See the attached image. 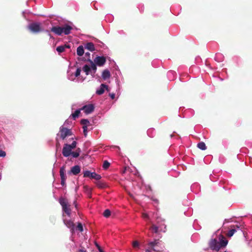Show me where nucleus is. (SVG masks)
<instances>
[{
  "label": "nucleus",
  "instance_id": "1",
  "mask_svg": "<svg viewBox=\"0 0 252 252\" xmlns=\"http://www.w3.org/2000/svg\"><path fill=\"white\" fill-rule=\"evenodd\" d=\"M73 28L67 24H64L62 27L54 26L51 29V31L58 35H61L63 33L68 35L71 32Z\"/></svg>",
  "mask_w": 252,
  "mask_h": 252
},
{
  "label": "nucleus",
  "instance_id": "2",
  "mask_svg": "<svg viewBox=\"0 0 252 252\" xmlns=\"http://www.w3.org/2000/svg\"><path fill=\"white\" fill-rule=\"evenodd\" d=\"M59 202L62 207L63 211L68 216L71 215L70 205L69 204L67 199L61 197L59 199Z\"/></svg>",
  "mask_w": 252,
  "mask_h": 252
},
{
  "label": "nucleus",
  "instance_id": "3",
  "mask_svg": "<svg viewBox=\"0 0 252 252\" xmlns=\"http://www.w3.org/2000/svg\"><path fill=\"white\" fill-rule=\"evenodd\" d=\"M211 250L215 251H219L220 250L219 242L216 239H211L208 243Z\"/></svg>",
  "mask_w": 252,
  "mask_h": 252
},
{
  "label": "nucleus",
  "instance_id": "4",
  "mask_svg": "<svg viewBox=\"0 0 252 252\" xmlns=\"http://www.w3.org/2000/svg\"><path fill=\"white\" fill-rule=\"evenodd\" d=\"M84 177H89L91 179H94L96 180H99L101 178V176L96 174L95 172H91L89 170H86L83 172Z\"/></svg>",
  "mask_w": 252,
  "mask_h": 252
},
{
  "label": "nucleus",
  "instance_id": "5",
  "mask_svg": "<svg viewBox=\"0 0 252 252\" xmlns=\"http://www.w3.org/2000/svg\"><path fill=\"white\" fill-rule=\"evenodd\" d=\"M29 29L32 32L37 33L42 31L40 23H32L29 25Z\"/></svg>",
  "mask_w": 252,
  "mask_h": 252
},
{
  "label": "nucleus",
  "instance_id": "6",
  "mask_svg": "<svg viewBox=\"0 0 252 252\" xmlns=\"http://www.w3.org/2000/svg\"><path fill=\"white\" fill-rule=\"evenodd\" d=\"M160 220L161 221H164V220H161L160 218H157V223L158 225H155L154 224H152V226L150 228V229L153 233H158V232L159 229L161 230L162 229V224L159 223Z\"/></svg>",
  "mask_w": 252,
  "mask_h": 252
},
{
  "label": "nucleus",
  "instance_id": "7",
  "mask_svg": "<svg viewBox=\"0 0 252 252\" xmlns=\"http://www.w3.org/2000/svg\"><path fill=\"white\" fill-rule=\"evenodd\" d=\"M60 137L63 139H64L66 137L72 135V132L70 129L63 126L60 127Z\"/></svg>",
  "mask_w": 252,
  "mask_h": 252
},
{
  "label": "nucleus",
  "instance_id": "8",
  "mask_svg": "<svg viewBox=\"0 0 252 252\" xmlns=\"http://www.w3.org/2000/svg\"><path fill=\"white\" fill-rule=\"evenodd\" d=\"M64 224L70 229L71 232L73 234L74 232L75 224L71 220H63Z\"/></svg>",
  "mask_w": 252,
  "mask_h": 252
},
{
  "label": "nucleus",
  "instance_id": "9",
  "mask_svg": "<svg viewBox=\"0 0 252 252\" xmlns=\"http://www.w3.org/2000/svg\"><path fill=\"white\" fill-rule=\"evenodd\" d=\"M72 149L70 147V146H69V144H65L63 146V155L65 157H67L69 156L72 152Z\"/></svg>",
  "mask_w": 252,
  "mask_h": 252
},
{
  "label": "nucleus",
  "instance_id": "10",
  "mask_svg": "<svg viewBox=\"0 0 252 252\" xmlns=\"http://www.w3.org/2000/svg\"><path fill=\"white\" fill-rule=\"evenodd\" d=\"M106 61V58L104 57L97 56L94 59L93 62L98 66H101L105 64Z\"/></svg>",
  "mask_w": 252,
  "mask_h": 252
},
{
  "label": "nucleus",
  "instance_id": "11",
  "mask_svg": "<svg viewBox=\"0 0 252 252\" xmlns=\"http://www.w3.org/2000/svg\"><path fill=\"white\" fill-rule=\"evenodd\" d=\"M94 107L93 104L86 105L81 108V110H84V112L89 114L94 111Z\"/></svg>",
  "mask_w": 252,
  "mask_h": 252
},
{
  "label": "nucleus",
  "instance_id": "12",
  "mask_svg": "<svg viewBox=\"0 0 252 252\" xmlns=\"http://www.w3.org/2000/svg\"><path fill=\"white\" fill-rule=\"evenodd\" d=\"M88 61L90 63V67L91 70V75L94 77V74L96 72L97 67L96 64H95L93 61L90 59H88Z\"/></svg>",
  "mask_w": 252,
  "mask_h": 252
},
{
  "label": "nucleus",
  "instance_id": "13",
  "mask_svg": "<svg viewBox=\"0 0 252 252\" xmlns=\"http://www.w3.org/2000/svg\"><path fill=\"white\" fill-rule=\"evenodd\" d=\"M239 226L238 225H232L231 226V229L228 231L226 234V235L228 237H232L234 233L236 232L237 229H239Z\"/></svg>",
  "mask_w": 252,
  "mask_h": 252
},
{
  "label": "nucleus",
  "instance_id": "14",
  "mask_svg": "<svg viewBox=\"0 0 252 252\" xmlns=\"http://www.w3.org/2000/svg\"><path fill=\"white\" fill-rule=\"evenodd\" d=\"M104 89H106L107 91L109 92V89L108 88V86L104 84H102L101 85H100V88L99 90H97L96 91V94L98 95H101L102 94H103L104 92Z\"/></svg>",
  "mask_w": 252,
  "mask_h": 252
},
{
  "label": "nucleus",
  "instance_id": "15",
  "mask_svg": "<svg viewBox=\"0 0 252 252\" xmlns=\"http://www.w3.org/2000/svg\"><path fill=\"white\" fill-rule=\"evenodd\" d=\"M158 244V240H155L153 242H151L149 243L150 246L151 247V248L156 252H160L161 249H156V245H157Z\"/></svg>",
  "mask_w": 252,
  "mask_h": 252
},
{
  "label": "nucleus",
  "instance_id": "16",
  "mask_svg": "<svg viewBox=\"0 0 252 252\" xmlns=\"http://www.w3.org/2000/svg\"><path fill=\"white\" fill-rule=\"evenodd\" d=\"M80 167L79 165H75L71 168L70 172L74 175H76L80 172Z\"/></svg>",
  "mask_w": 252,
  "mask_h": 252
},
{
  "label": "nucleus",
  "instance_id": "17",
  "mask_svg": "<svg viewBox=\"0 0 252 252\" xmlns=\"http://www.w3.org/2000/svg\"><path fill=\"white\" fill-rule=\"evenodd\" d=\"M82 70L85 72L86 75H91V67L89 65L85 64L82 68Z\"/></svg>",
  "mask_w": 252,
  "mask_h": 252
},
{
  "label": "nucleus",
  "instance_id": "18",
  "mask_svg": "<svg viewBox=\"0 0 252 252\" xmlns=\"http://www.w3.org/2000/svg\"><path fill=\"white\" fill-rule=\"evenodd\" d=\"M111 74L108 69L104 70L102 73V77L104 80H106L110 77Z\"/></svg>",
  "mask_w": 252,
  "mask_h": 252
},
{
  "label": "nucleus",
  "instance_id": "19",
  "mask_svg": "<svg viewBox=\"0 0 252 252\" xmlns=\"http://www.w3.org/2000/svg\"><path fill=\"white\" fill-rule=\"evenodd\" d=\"M85 48L87 49L88 50L90 51H94L95 50V47L94 44L92 42H88L85 45Z\"/></svg>",
  "mask_w": 252,
  "mask_h": 252
},
{
  "label": "nucleus",
  "instance_id": "20",
  "mask_svg": "<svg viewBox=\"0 0 252 252\" xmlns=\"http://www.w3.org/2000/svg\"><path fill=\"white\" fill-rule=\"evenodd\" d=\"M65 166H63L62 167H61L60 170V174L61 176V179H66V176L65 174Z\"/></svg>",
  "mask_w": 252,
  "mask_h": 252
},
{
  "label": "nucleus",
  "instance_id": "21",
  "mask_svg": "<svg viewBox=\"0 0 252 252\" xmlns=\"http://www.w3.org/2000/svg\"><path fill=\"white\" fill-rule=\"evenodd\" d=\"M228 243V241L225 239H223V238L219 242V245L220 247V249L221 248L225 247Z\"/></svg>",
  "mask_w": 252,
  "mask_h": 252
},
{
  "label": "nucleus",
  "instance_id": "22",
  "mask_svg": "<svg viewBox=\"0 0 252 252\" xmlns=\"http://www.w3.org/2000/svg\"><path fill=\"white\" fill-rule=\"evenodd\" d=\"M84 53V50L82 46H79L77 49V54L79 56H82Z\"/></svg>",
  "mask_w": 252,
  "mask_h": 252
},
{
  "label": "nucleus",
  "instance_id": "23",
  "mask_svg": "<svg viewBox=\"0 0 252 252\" xmlns=\"http://www.w3.org/2000/svg\"><path fill=\"white\" fill-rule=\"evenodd\" d=\"M80 110L81 109H77L74 112V113L71 114V116L74 120H75L77 118L79 117V114H80Z\"/></svg>",
  "mask_w": 252,
  "mask_h": 252
},
{
  "label": "nucleus",
  "instance_id": "24",
  "mask_svg": "<svg viewBox=\"0 0 252 252\" xmlns=\"http://www.w3.org/2000/svg\"><path fill=\"white\" fill-rule=\"evenodd\" d=\"M197 147L202 150L206 149V146L204 142H201L197 144Z\"/></svg>",
  "mask_w": 252,
  "mask_h": 252
},
{
  "label": "nucleus",
  "instance_id": "25",
  "mask_svg": "<svg viewBox=\"0 0 252 252\" xmlns=\"http://www.w3.org/2000/svg\"><path fill=\"white\" fill-rule=\"evenodd\" d=\"M80 123L83 126H91L90 122L87 119H82L81 120Z\"/></svg>",
  "mask_w": 252,
  "mask_h": 252
},
{
  "label": "nucleus",
  "instance_id": "26",
  "mask_svg": "<svg viewBox=\"0 0 252 252\" xmlns=\"http://www.w3.org/2000/svg\"><path fill=\"white\" fill-rule=\"evenodd\" d=\"M97 187L99 189H103L106 187V185L104 183L101 182H97L96 183Z\"/></svg>",
  "mask_w": 252,
  "mask_h": 252
},
{
  "label": "nucleus",
  "instance_id": "27",
  "mask_svg": "<svg viewBox=\"0 0 252 252\" xmlns=\"http://www.w3.org/2000/svg\"><path fill=\"white\" fill-rule=\"evenodd\" d=\"M103 215L104 217L107 218L111 215V211L109 209H106L104 211Z\"/></svg>",
  "mask_w": 252,
  "mask_h": 252
},
{
  "label": "nucleus",
  "instance_id": "28",
  "mask_svg": "<svg viewBox=\"0 0 252 252\" xmlns=\"http://www.w3.org/2000/svg\"><path fill=\"white\" fill-rule=\"evenodd\" d=\"M56 50L59 53H63V52L65 50V49H64V46H63V45H62V46H59L58 47H57L56 48Z\"/></svg>",
  "mask_w": 252,
  "mask_h": 252
},
{
  "label": "nucleus",
  "instance_id": "29",
  "mask_svg": "<svg viewBox=\"0 0 252 252\" xmlns=\"http://www.w3.org/2000/svg\"><path fill=\"white\" fill-rule=\"evenodd\" d=\"M110 164L108 161L105 160L103 163V168L105 169H107L110 166Z\"/></svg>",
  "mask_w": 252,
  "mask_h": 252
},
{
  "label": "nucleus",
  "instance_id": "30",
  "mask_svg": "<svg viewBox=\"0 0 252 252\" xmlns=\"http://www.w3.org/2000/svg\"><path fill=\"white\" fill-rule=\"evenodd\" d=\"M76 228L81 232L83 231V227L81 222H78Z\"/></svg>",
  "mask_w": 252,
  "mask_h": 252
},
{
  "label": "nucleus",
  "instance_id": "31",
  "mask_svg": "<svg viewBox=\"0 0 252 252\" xmlns=\"http://www.w3.org/2000/svg\"><path fill=\"white\" fill-rule=\"evenodd\" d=\"M84 188L86 189V191L87 192L88 194L91 195L92 193V189L88 186H85Z\"/></svg>",
  "mask_w": 252,
  "mask_h": 252
},
{
  "label": "nucleus",
  "instance_id": "32",
  "mask_svg": "<svg viewBox=\"0 0 252 252\" xmlns=\"http://www.w3.org/2000/svg\"><path fill=\"white\" fill-rule=\"evenodd\" d=\"M139 245V242L137 241H133L132 243V247L134 248H138Z\"/></svg>",
  "mask_w": 252,
  "mask_h": 252
},
{
  "label": "nucleus",
  "instance_id": "33",
  "mask_svg": "<svg viewBox=\"0 0 252 252\" xmlns=\"http://www.w3.org/2000/svg\"><path fill=\"white\" fill-rule=\"evenodd\" d=\"M76 145H77V142L75 141H74L71 144L69 145V146H70V147L72 149H74V148H76Z\"/></svg>",
  "mask_w": 252,
  "mask_h": 252
},
{
  "label": "nucleus",
  "instance_id": "34",
  "mask_svg": "<svg viewBox=\"0 0 252 252\" xmlns=\"http://www.w3.org/2000/svg\"><path fill=\"white\" fill-rule=\"evenodd\" d=\"M71 155L73 158H77L79 156V153L76 152H72Z\"/></svg>",
  "mask_w": 252,
  "mask_h": 252
},
{
  "label": "nucleus",
  "instance_id": "35",
  "mask_svg": "<svg viewBox=\"0 0 252 252\" xmlns=\"http://www.w3.org/2000/svg\"><path fill=\"white\" fill-rule=\"evenodd\" d=\"M81 71V70L80 68H78L77 69L75 74V75L76 77H78L80 75Z\"/></svg>",
  "mask_w": 252,
  "mask_h": 252
},
{
  "label": "nucleus",
  "instance_id": "36",
  "mask_svg": "<svg viewBox=\"0 0 252 252\" xmlns=\"http://www.w3.org/2000/svg\"><path fill=\"white\" fill-rule=\"evenodd\" d=\"M5 156V152L3 151L0 150V157H4Z\"/></svg>",
  "mask_w": 252,
  "mask_h": 252
},
{
  "label": "nucleus",
  "instance_id": "37",
  "mask_svg": "<svg viewBox=\"0 0 252 252\" xmlns=\"http://www.w3.org/2000/svg\"><path fill=\"white\" fill-rule=\"evenodd\" d=\"M96 246L99 252H104L103 250L101 249V247L98 244H96Z\"/></svg>",
  "mask_w": 252,
  "mask_h": 252
},
{
  "label": "nucleus",
  "instance_id": "38",
  "mask_svg": "<svg viewBox=\"0 0 252 252\" xmlns=\"http://www.w3.org/2000/svg\"><path fill=\"white\" fill-rule=\"evenodd\" d=\"M65 180L66 179H61V185L63 186L65 184Z\"/></svg>",
  "mask_w": 252,
  "mask_h": 252
},
{
  "label": "nucleus",
  "instance_id": "39",
  "mask_svg": "<svg viewBox=\"0 0 252 252\" xmlns=\"http://www.w3.org/2000/svg\"><path fill=\"white\" fill-rule=\"evenodd\" d=\"M109 96H110V97H111L112 99H114V98H115V94H109Z\"/></svg>",
  "mask_w": 252,
  "mask_h": 252
},
{
  "label": "nucleus",
  "instance_id": "40",
  "mask_svg": "<svg viewBox=\"0 0 252 252\" xmlns=\"http://www.w3.org/2000/svg\"><path fill=\"white\" fill-rule=\"evenodd\" d=\"M87 132H88V129L83 130V133L85 137H86L87 135Z\"/></svg>",
  "mask_w": 252,
  "mask_h": 252
},
{
  "label": "nucleus",
  "instance_id": "41",
  "mask_svg": "<svg viewBox=\"0 0 252 252\" xmlns=\"http://www.w3.org/2000/svg\"><path fill=\"white\" fill-rule=\"evenodd\" d=\"M88 126H83V130H85V129H88Z\"/></svg>",
  "mask_w": 252,
  "mask_h": 252
},
{
  "label": "nucleus",
  "instance_id": "42",
  "mask_svg": "<svg viewBox=\"0 0 252 252\" xmlns=\"http://www.w3.org/2000/svg\"><path fill=\"white\" fill-rule=\"evenodd\" d=\"M81 151V149L80 148H78L75 152H78L79 153V155H80V153Z\"/></svg>",
  "mask_w": 252,
  "mask_h": 252
},
{
  "label": "nucleus",
  "instance_id": "43",
  "mask_svg": "<svg viewBox=\"0 0 252 252\" xmlns=\"http://www.w3.org/2000/svg\"><path fill=\"white\" fill-rule=\"evenodd\" d=\"M78 252H87L86 250L83 249H80L78 251Z\"/></svg>",
  "mask_w": 252,
  "mask_h": 252
},
{
  "label": "nucleus",
  "instance_id": "44",
  "mask_svg": "<svg viewBox=\"0 0 252 252\" xmlns=\"http://www.w3.org/2000/svg\"><path fill=\"white\" fill-rule=\"evenodd\" d=\"M148 216V215L146 214H143V217L144 218H147Z\"/></svg>",
  "mask_w": 252,
  "mask_h": 252
},
{
  "label": "nucleus",
  "instance_id": "45",
  "mask_svg": "<svg viewBox=\"0 0 252 252\" xmlns=\"http://www.w3.org/2000/svg\"><path fill=\"white\" fill-rule=\"evenodd\" d=\"M63 46H64V49H65L66 48H70L69 45H67L66 44L64 45Z\"/></svg>",
  "mask_w": 252,
  "mask_h": 252
},
{
  "label": "nucleus",
  "instance_id": "46",
  "mask_svg": "<svg viewBox=\"0 0 252 252\" xmlns=\"http://www.w3.org/2000/svg\"><path fill=\"white\" fill-rule=\"evenodd\" d=\"M85 55L86 56H89L90 55V54L89 52H87V53H85Z\"/></svg>",
  "mask_w": 252,
  "mask_h": 252
},
{
  "label": "nucleus",
  "instance_id": "47",
  "mask_svg": "<svg viewBox=\"0 0 252 252\" xmlns=\"http://www.w3.org/2000/svg\"><path fill=\"white\" fill-rule=\"evenodd\" d=\"M156 249H160V248L158 247V245H156Z\"/></svg>",
  "mask_w": 252,
  "mask_h": 252
},
{
  "label": "nucleus",
  "instance_id": "48",
  "mask_svg": "<svg viewBox=\"0 0 252 252\" xmlns=\"http://www.w3.org/2000/svg\"><path fill=\"white\" fill-rule=\"evenodd\" d=\"M147 252H148V251H147Z\"/></svg>",
  "mask_w": 252,
  "mask_h": 252
},
{
  "label": "nucleus",
  "instance_id": "49",
  "mask_svg": "<svg viewBox=\"0 0 252 252\" xmlns=\"http://www.w3.org/2000/svg\"><path fill=\"white\" fill-rule=\"evenodd\" d=\"M226 252V251H225V252Z\"/></svg>",
  "mask_w": 252,
  "mask_h": 252
}]
</instances>
